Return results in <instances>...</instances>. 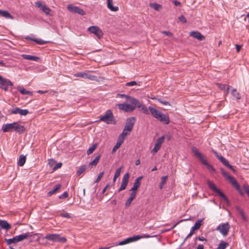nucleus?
I'll return each mask as SVG.
<instances>
[{
	"label": "nucleus",
	"instance_id": "obj_1",
	"mask_svg": "<svg viewBox=\"0 0 249 249\" xmlns=\"http://www.w3.org/2000/svg\"><path fill=\"white\" fill-rule=\"evenodd\" d=\"M25 130L26 129L24 125L19 124L18 122H17L4 124L2 126L1 128L3 132H9L14 131L19 134L24 133Z\"/></svg>",
	"mask_w": 249,
	"mask_h": 249
},
{
	"label": "nucleus",
	"instance_id": "obj_2",
	"mask_svg": "<svg viewBox=\"0 0 249 249\" xmlns=\"http://www.w3.org/2000/svg\"><path fill=\"white\" fill-rule=\"evenodd\" d=\"M149 109L153 117L160 122L165 124H167L169 123L170 119L168 115L162 113L159 110L151 106L149 107Z\"/></svg>",
	"mask_w": 249,
	"mask_h": 249
},
{
	"label": "nucleus",
	"instance_id": "obj_3",
	"mask_svg": "<svg viewBox=\"0 0 249 249\" xmlns=\"http://www.w3.org/2000/svg\"><path fill=\"white\" fill-rule=\"evenodd\" d=\"M192 151L194 156L197 158L202 164L204 165L210 171L213 173L215 172V169L208 163L207 160L204 159L203 155L196 147L194 146L192 148Z\"/></svg>",
	"mask_w": 249,
	"mask_h": 249
},
{
	"label": "nucleus",
	"instance_id": "obj_4",
	"mask_svg": "<svg viewBox=\"0 0 249 249\" xmlns=\"http://www.w3.org/2000/svg\"><path fill=\"white\" fill-rule=\"evenodd\" d=\"M136 122V119L134 117L128 118L126 119V123L122 133L120 134L124 138H125L131 132L134 124Z\"/></svg>",
	"mask_w": 249,
	"mask_h": 249
},
{
	"label": "nucleus",
	"instance_id": "obj_5",
	"mask_svg": "<svg viewBox=\"0 0 249 249\" xmlns=\"http://www.w3.org/2000/svg\"><path fill=\"white\" fill-rule=\"evenodd\" d=\"M99 121L105 122L107 124L116 123L113 112L110 109L107 110L104 115L100 116Z\"/></svg>",
	"mask_w": 249,
	"mask_h": 249
},
{
	"label": "nucleus",
	"instance_id": "obj_6",
	"mask_svg": "<svg viewBox=\"0 0 249 249\" xmlns=\"http://www.w3.org/2000/svg\"><path fill=\"white\" fill-rule=\"evenodd\" d=\"M46 240L54 242L66 243L67 239L65 237L61 236L59 234H48L45 236Z\"/></svg>",
	"mask_w": 249,
	"mask_h": 249
},
{
	"label": "nucleus",
	"instance_id": "obj_7",
	"mask_svg": "<svg viewBox=\"0 0 249 249\" xmlns=\"http://www.w3.org/2000/svg\"><path fill=\"white\" fill-rule=\"evenodd\" d=\"M221 172L223 176L227 179H228L230 182L232 184L233 186L237 190L240 189V185L237 182V181L235 179V178L231 176L227 171H226L224 169H221Z\"/></svg>",
	"mask_w": 249,
	"mask_h": 249
},
{
	"label": "nucleus",
	"instance_id": "obj_8",
	"mask_svg": "<svg viewBox=\"0 0 249 249\" xmlns=\"http://www.w3.org/2000/svg\"><path fill=\"white\" fill-rule=\"evenodd\" d=\"M13 83L8 79L5 78L0 75V88L4 91H8V87H13Z\"/></svg>",
	"mask_w": 249,
	"mask_h": 249
},
{
	"label": "nucleus",
	"instance_id": "obj_9",
	"mask_svg": "<svg viewBox=\"0 0 249 249\" xmlns=\"http://www.w3.org/2000/svg\"><path fill=\"white\" fill-rule=\"evenodd\" d=\"M130 103L131 104H134L136 106V108L138 107L140 110L143 112V113L145 114H149V108L147 109V107L142 103H141L136 98H131L130 101Z\"/></svg>",
	"mask_w": 249,
	"mask_h": 249
},
{
	"label": "nucleus",
	"instance_id": "obj_10",
	"mask_svg": "<svg viewBox=\"0 0 249 249\" xmlns=\"http://www.w3.org/2000/svg\"><path fill=\"white\" fill-rule=\"evenodd\" d=\"M74 76L82 77L85 79H88L91 81H98L97 76L89 74V71H87L77 72L75 73Z\"/></svg>",
	"mask_w": 249,
	"mask_h": 249
},
{
	"label": "nucleus",
	"instance_id": "obj_11",
	"mask_svg": "<svg viewBox=\"0 0 249 249\" xmlns=\"http://www.w3.org/2000/svg\"><path fill=\"white\" fill-rule=\"evenodd\" d=\"M116 106L120 110L125 112H132L136 108V106L134 104L129 105L126 103L118 104Z\"/></svg>",
	"mask_w": 249,
	"mask_h": 249
},
{
	"label": "nucleus",
	"instance_id": "obj_12",
	"mask_svg": "<svg viewBox=\"0 0 249 249\" xmlns=\"http://www.w3.org/2000/svg\"><path fill=\"white\" fill-rule=\"evenodd\" d=\"M230 228V225L227 222L219 224L216 230L218 231L223 235L226 236L228 234Z\"/></svg>",
	"mask_w": 249,
	"mask_h": 249
},
{
	"label": "nucleus",
	"instance_id": "obj_13",
	"mask_svg": "<svg viewBox=\"0 0 249 249\" xmlns=\"http://www.w3.org/2000/svg\"><path fill=\"white\" fill-rule=\"evenodd\" d=\"M214 154L217 158L226 166L231 169L233 172H235V170L232 166L229 164V161L223 156L219 155L218 153L214 150H212Z\"/></svg>",
	"mask_w": 249,
	"mask_h": 249
},
{
	"label": "nucleus",
	"instance_id": "obj_14",
	"mask_svg": "<svg viewBox=\"0 0 249 249\" xmlns=\"http://www.w3.org/2000/svg\"><path fill=\"white\" fill-rule=\"evenodd\" d=\"M88 31L90 33L94 34L99 38H101L103 35V33L101 30L96 26H91L89 27L88 29Z\"/></svg>",
	"mask_w": 249,
	"mask_h": 249
},
{
	"label": "nucleus",
	"instance_id": "obj_15",
	"mask_svg": "<svg viewBox=\"0 0 249 249\" xmlns=\"http://www.w3.org/2000/svg\"><path fill=\"white\" fill-rule=\"evenodd\" d=\"M67 9L69 11L73 13H77L82 16L85 15V12L83 9L71 4L68 5Z\"/></svg>",
	"mask_w": 249,
	"mask_h": 249
},
{
	"label": "nucleus",
	"instance_id": "obj_16",
	"mask_svg": "<svg viewBox=\"0 0 249 249\" xmlns=\"http://www.w3.org/2000/svg\"><path fill=\"white\" fill-rule=\"evenodd\" d=\"M129 174L128 173H127L124 175V176L123 178L121 186L119 188V189H118V192H120L124 190L126 188L127 185L128 184V181H129Z\"/></svg>",
	"mask_w": 249,
	"mask_h": 249
},
{
	"label": "nucleus",
	"instance_id": "obj_17",
	"mask_svg": "<svg viewBox=\"0 0 249 249\" xmlns=\"http://www.w3.org/2000/svg\"><path fill=\"white\" fill-rule=\"evenodd\" d=\"M202 222V219H199V220H198L196 222L194 226L192 227L189 233L185 238L184 241H186L188 238L191 237L194 234L195 230H198L200 228V227L201 225Z\"/></svg>",
	"mask_w": 249,
	"mask_h": 249
},
{
	"label": "nucleus",
	"instance_id": "obj_18",
	"mask_svg": "<svg viewBox=\"0 0 249 249\" xmlns=\"http://www.w3.org/2000/svg\"><path fill=\"white\" fill-rule=\"evenodd\" d=\"M190 36L199 41H203L205 39V36L198 31H192L190 33Z\"/></svg>",
	"mask_w": 249,
	"mask_h": 249
},
{
	"label": "nucleus",
	"instance_id": "obj_19",
	"mask_svg": "<svg viewBox=\"0 0 249 249\" xmlns=\"http://www.w3.org/2000/svg\"><path fill=\"white\" fill-rule=\"evenodd\" d=\"M143 177L141 176L137 178L134 181L132 187L131 188L130 191H134L137 192L138 188L141 185V180L142 178Z\"/></svg>",
	"mask_w": 249,
	"mask_h": 249
},
{
	"label": "nucleus",
	"instance_id": "obj_20",
	"mask_svg": "<svg viewBox=\"0 0 249 249\" xmlns=\"http://www.w3.org/2000/svg\"><path fill=\"white\" fill-rule=\"evenodd\" d=\"M125 138H124L122 136L120 135L118 139L117 140V142L115 144V145L114 146L112 151L115 152L119 148L122 143L123 142Z\"/></svg>",
	"mask_w": 249,
	"mask_h": 249
},
{
	"label": "nucleus",
	"instance_id": "obj_21",
	"mask_svg": "<svg viewBox=\"0 0 249 249\" xmlns=\"http://www.w3.org/2000/svg\"><path fill=\"white\" fill-rule=\"evenodd\" d=\"M21 57L26 60H32L34 61H38L40 58L39 57L36 56H33L29 54H23L21 55Z\"/></svg>",
	"mask_w": 249,
	"mask_h": 249
},
{
	"label": "nucleus",
	"instance_id": "obj_22",
	"mask_svg": "<svg viewBox=\"0 0 249 249\" xmlns=\"http://www.w3.org/2000/svg\"><path fill=\"white\" fill-rule=\"evenodd\" d=\"M107 0V7L111 11L116 12L119 10V8L117 6H114L113 5L112 0Z\"/></svg>",
	"mask_w": 249,
	"mask_h": 249
},
{
	"label": "nucleus",
	"instance_id": "obj_23",
	"mask_svg": "<svg viewBox=\"0 0 249 249\" xmlns=\"http://www.w3.org/2000/svg\"><path fill=\"white\" fill-rule=\"evenodd\" d=\"M150 236L148 234H143L142 235H137L132 237H129V239L130 242L136 241L142 238H149Z\"/></svg>",
	"mask_w": 249,
	"mask_h": 249
},
{
	"label": "nucleus",
	"instance_id": "obj_24",
	"mask_svg": "<svg viewBox=\"0 0 249 249\" xmlns=\"http://www.w3.org/2000/svg\"><path fill=\"white\" fill-rule=\"evenodd\" d=\"M29 236L30 233L27 232L16 236V237L17 238V242H19L28 238Z\"/></svg>",
	"mask_w": 249,
	"mask_h": 249
},
{
	"label": "nucleus",
	"instance_id": "obj_25",
	"mask_svg": "<svg viewBox=\"0 0 249 249\" xmlns=\"http://www.w3.org/2000/svg\"><path fill=\"white\" fill-rule=\"evenodd\" d=\"M17 89L20 92L22 95H29L30 96H32L33 95V93L31 91L27 90L25 89H24L22 86H18L17 88Z\"/></svg>",
	"mask_w": 249,
	"mask_h": 249
},
{
	"label": "nucleus",
	"instance_id": "obj_26",
	"mask_svg": "<svg viewBox=\"0 0 249 249\" xmlns=\"http://www.w3.org/2000/svg\"><path fill=\"white\" fill-rule=\"evenodd\" d=\"M0 16L6 18L14 19V17L7 11L0 10Z\"/></svg>",
	"mask_w": 249,
	"mask_h": 249
},
{
	"label": "nucleus",
	"instance_id": "obj_27",
	"mask_svg": "<svg viewBox=\"0 0 249 249\" xmlns=\"http://www.w3.org/2000/svg\"><path fill=\"white\" fill-rule=\"evenodd\" d=\"M0 226L6 230H9L11 227V225L5 220H0Z\"/></svg>",
	"mask_w": 249,
	"mask_h": 249
},
{
	"label": "nucleus",
	"instance_id": "obj_28",
	"mask_svg": "<svg viewBox=\"0 0 249 249\" xmlns=\"http://www.w3.org/2000/svg\"><path fill=\"white\" fill-rule=\"evenodd\" d=\"M216 85L219 89L226 91V94L229 92L230 88L231 87L230 86L226 85V84H221L219 83H217Z\"/></svg>",
	"mask_w": 249,
	"mask_h": 249
},
{
	"label": "nucleus",
	"instance_id": "obj_29",
	"mask_svg": "<svg viewBox=\"0 0 249 249\" xmlns=\"http://www.w3.org/2000/svg\"><path fill=\"white\" fill-rule=\"evenodd\" d=\"M236 209L238 213L240 214L242 220L245 222H247L248 221V218L244 213L243 211L240 209L239 207H236Z\"/></svg>",
	"mask_w": 249,
	"mask_h": 249
},
{
	"label": "nucleus",
	"instance_id": "obj_30",
	"mask_svg": "<svg viewBox=\"0 0 249 249\" xmlns=\"http://www.w3.org/2000/svg\"><path fill=\"white\" fill-rule=\"evenodd\" d=\"M26 161V156L21 155L19 156L18 161V165L19 166H22L24 165Z\"/></svg>",
	"mask_w": 249,
	"mask_h": 249
},
{
	"label": "nucleus",
	"instance_id": "obj_31",
	"mask_svg": "<svg viewBox=\"0 0 249 249\" xmlns=\"http://www.w3.org/2000/svg\"><path fill=\"white\" fill-rule=\"evenodd\" d=\"M100 158V155H99L97 156H96L95 158L89 163V166L91 167L96 166V165L99 162Z\"/></svg>",
	"mask_w": 249,
	"mask_h": 249
},
{
	"label": "nucleus",
	"instance_id": "obj_32",
	"mask_svg": "<svg viewBox=\"0 0 249 249\" xmlns=\"http://www.w3.org/2000/svg\"><path fill=\"white\" fill-rule=\"evenodd\" d=\"M61 188V185L60 184H57L55 186V187L52 189V190L50 191L47 193V196H50L53 194H54L56 191L58 190H59Z\"/></svg>",
	"mask_w": 249,
	"mask_h": 249
},
{
	"label": "nucleus",
	"instance_id": "obj_33",
	"mask_svg": "<svg viewBox=\"0 0 249 249\" xmlns=\"http://www.w3.org/2000/svg\"><path fill=\"white\" fill-rule=\"evenodd\" d=\"M153 100H157L159 102L162 104L164 106H170V104L169 102L162 99V98L154 97L152 98Z\"/></svg>",
	"mask_w": 249,
	"mask_h": 249
},
{
	"label": "nucleus",
	"instance_id": "obj_34",
	"mask_svg": "<svg viewBox=\"0 0 249 249\" xmlns=\"http://www.w3.org/2000/svg\"><path fill=\"white\" fill-rule=\"evenodd\" d=\"M207 184H208L209 187L212 190L214 191V192H216L218 190V189L215 186V185L214 184V183H213V182H212L211 181H210V180L208 181Z\"/></svg>",
	"mask_w": 249,
	"mask_h": 249
},
{
	"label": "nucleus",
	"instance_id": "obj_35",
	"mask_svg": "<svg viewBox=\"0 0 249 249\" xmlns=\"http://www.w3.org/2000/svg\"><path fill=\"white\" fill-rule=\"evenodd\" d=\"M5 241L8 245L18 243L16 236L14 237L13 238L5 239Z\"/></svg>",
	"mask_w": 249,
	"mask_h": 249
},
{
	"label": "nucleus",
	"instance_id": "obj_36",
	"mask_svg": "<svg viewBox=\"0 0 249 249\" xmlns=\"http://www.w3.org/2000/svg\"><path fill=\"white\" fill-rule=\"evenodd\" d=\"M122 168L123 167L121 166L116 170L113 179V182H115L116 179L120 176Z\"/></svg>",
	"mask_w": 249,
	"mask_h": 249
},
{
	"label": "nucleus",
	"instance_id": "obj_37",
	"mask_svg": "<svg viewBox=\"0 0 249 249\" xmlns=\"http://www.w3.org/2000/svg\"><path fill=\"white\" fill-rule=\"evenodd\" d=\"M231 94L233 96L236 98L237 99L239 100L241 98V96L238 92L237 91V90L235 89H233L231 90Z\"/></svg>",
	"mask_w": 249,
	"mask_h": 249
},
{
	"label": "nucleus",
	"instance_id": "obj_38",
	"mask_svg": "<svg viewBox=\"0 0 249 249\" xmlns=\"http://www.w3.org/2000/svg\"><path fill=\"white\" fill-rule=\"evenodd\" d=\"M219 195V196L224 199L227 203H229V200L227 196L218 189L215 192Z\"/></svg>",
	"mask_w": 249,
	"mask_h": 249
},
{
	"label": "nucleus",
	"instance_id": "obj_39",
	"mask_svg": "<svg viewBox=\"0 0 249 249\" xmlns=\"http://www.w3.org/2000/svg\"><path fill=\"white\" fill-rule=\"evenodd\" d=\"M97 147V144H94L93 145H92L90 147H89L87 151V153L88 155H89L90 154H92L93 151L95 150V149H96Z\"/></svg>",
	"mask_w": 249,
	"mask_h": 249
},
{
	"label": "nucleus",
	"instance_id": "obj_40",
	"mask_svg": "<svg viewBox=\"0 0 249 249\" xmlns=\"http://www.w3.org/2000/svg\"><path fill=\"white\" fill-rule=\"evenodd\" d=\"M228 246V243L222 241L218 245L216 249H225Z\"/></svg>",
	"mask_w": 249,
	"mask_h": 249
},
{
	"label": "nucleus",
	"instance_id": "obj_41",
	"mask_svg": "<svg viewBox=\"0 0 249 249\" xmlns=\"http://www.w3.org/2000/svg\"><path fill=\"white\" fill-rule=\"evenodd\" d=\"M20 108L18 107H16L13 109H12L10 111V114H19V112L20 111Z\"/></svg>",
	"mask_w": 249,
	"mask_h": 249
},
{
	"label": "nucleus",
	"instance_id": "obj_42",
	"mask_svg": "<svg viewBox=\"0 0 249 249\" xmlns=\"http://www.w3.org/2000/svg\"><path fill=\"white\" fill-rule=\"evenodd\" d=\"M86 169V166H81L77 171L76 174L78 176L80 175L81 174H82L83 172H85V171Z\"/></svg>",
	"mask_w": 249,
	"mask_h": 249
},
{
	"label": "nucleus",
	"instance_id": "obj_43",
	"mask_svg": "<svg viewBox=\"0 0 249 249\" xmlns=\"http://www.w3.org/2000/svg\"><path fill=\"white\" fill-rule=\"evenodd\" d=\"M164 136H162L161 137L158 138L155 143L158 144L160 146H161V144L163 142L164 140Z\"/></svg>",
	"mask_w": 249,
	"mask_h": 249
},
{
	"label": "nucleus",
	"instance_id": "obj_44",
	"mask_svg": "<svg viewBox=\"0 0 249 249\" xmlns=\"http://www.w3.org/2000/svg\"><path fill=\"white\" fill-rule=\"evenodd\" d=\"M33 41L36 42L37 44L39 45H43L47 43V41H44L41 39H35L33 40Z\"/></svg>",
	"mask_w": 249,
	"mask_h": 249
},
{
	"label": "nucleus",
	"instance_id": "obj_45",
	"mask_svg": "<svg viewBox=\"0 0 249 249\" xmlns=\"http://www.w3.org/2000/svg\"><path fill=\"white\" fill-rule=\"evenodd\" d=\"M42 11L47 15H48L50 14V12L51 11L50 9L46 5H44V6L43 7V9H42Z\"/></svg>",
	"mask_w": 249,
	"mask_h": 249
},
{
	"label": "nucleus",
	"instance_id": "obj_46",
	"mask_svg": "<svg viewBox=\"0 0 249 249\" xmlns=\"http://www.w3.org/2000/svg\"><path fill=\"white\" fill-rule=\"evenodd\" d=\"M19 114L21 116H26L29 113V110L27 109H20Z\"/></svg>",
	"mask_w": 249,
	"mask_h": 249
},
{
	"label": "nucleus",
	"instance_id": "obj_47",
	"mask_svg": "<svg viewBox=\"0 0 249 249\" xmlns=\"http://www.w3.org/2000/svg\"><path fill=\"white\" fill-rule=\"evenodd\" d=\"M35 5L36 7L40 8L41 10L43 9V7L45 5L43 4L41 1H37L35 2Z\"/></svg>",
	"mask_w": 249,
	"mask_h": 249
},
{
	"label": "nucleus",
	"instance_id": "obj_48",
	"mask_svg": "<svg viewBox=\"0 0 249 249\" xmlns=\"http://www.w3.org/2000/svg\"><path fill=\"white\" fill-rule=\"evenodd\" d=\"M35 5L36 7L40 8L41 10L43 9V7L45 5L43 4L41 1H37L35 2Z\"/></svg>",
	"mask_w": 249,
	"mask_h": 249
},
{
	"label": "nucleus",
	"instance_id": "obj_49",
	"mask_svg": "<svg viewBox=\"0 0 249 249\" xmlns=\"http://www.w3.org/2000/svg\"><path fill=\"white\" fill-rule=\"evenodd\" d=\"M160 148V146L158 145V144L155 143V145H154V147L152 150V152H153V153H155L157 152L158 151V150H159Z\"/></svg>",
	"mask_w": 249,
	"mask_h": 249
},
{
	"label": "nucleus",
	"instance_id": "obj_50",
	"mask_svg": "<svg viewBox=\"0 0 249 249\" xmlns=\"http://www.w3.org/2000/svg\"><path fill=\"white\" fill-rule=\"evenodd\" d=\"M151 6L156 10H159L160 8L161 7L160 5L155 3L151 4Z\"/></svg>",
	"mask_w": 249,
	"mask_h": 249
},
{
	"label": "nucleus",
	"instance_id": "obj_51",
	"mask_svg": "<svg viewBox=\"0 0 249 249\" xmlns=\"http://www.w3.org/2000/svg\"><path fill=\"white\" fill-rule=\"evenodd\" d=\"M133 199L132 198H128L127 200L126 201L125 203V207L126 208H128L131 204L132 201H133Z\"/></svg>",
	"mask_w": 249,
	"mask_h": 249
},
{
	"label": "nucleus",
	"instance_id": "obj_52",
	"mask_svg": "<svg viewBox=\"0 0 249 249\" xmlns=\"http://www.w3.org/2000/svg\"><path fill=\"white\" fill-rule=\"evenodd\" d=\"M104 174V172H102L98 175V177L96 179L95 181V183H97L101 180V179L103 176Z\"/></svg>",
	"mask_w": 249,
	"mask_h": 249
},
{
	"label": "nucleus",
	"instance_id": "obj_53",
	"mask_svg": "<svg viewBox=\"0 0 249 249\" xmlns=\"http://www.w3.org/2000/svg\"><path fill=\"white\" fill-rule=\"evenodd\" d=\"M167 179V176H163L161 178V180L160 182V188H162V185L165 183Z\"/></svg>",
	"mask_w": 249,
	"mask_h": 249
},
{
	"label": "nucleus",
	"instance_id": "obj_54",
	"mask_svg": "<svg viewBox=\"0 0 249 249\" xmlns=\"http://www.w3.org/2000/svg\"><path fill=\"white\" fill-rule=\"evenodd\" d=\"M243 188L249 197V186L244 185Z\"/></svg>",
	"mask_w": 249,
	"mask_h": 249
},
{
	"label": "nucleus",
	"instance_id": "obj_55",
	"mask_svg": "<svg viewBox=\"0 0 249 249\" xmlns=\"http://www.w3.org/2000/svg\"><path fill=\"white\" fill-rule=\"evenodd\" d=\"M69 194L67 192H64L61 195L59 196L60 199H63L68 197Z\"/></svg>",
	"mask_w": 249,
	"mask_h": 249
},
{
	"label": "nucleus",
	"instance_id": "obj_56",
	"mask_svg": "<svg viewBox=\"0 0 249 249\" xmlns=\"http://www.w3.org/2000/svg\"><path fill=\"white\" fill-rule=\"evenodd\" d=\"M130 242V240L129 239V238L126 239L125 240H124L121 242H120L119 243V245H124V244H127Z\"/></svg>",
	"mask_w": 249,
	"mask_h": 249
},
{
	"label": "nucleus",
	"instance_id": "obj_57",
	"mask_svg": "<svg viewBox=\"0 0 249 249\" xmlns=\"http://www.w3.org/2000/svg\"><path fill=\"white\" fill-rule=\"evenodd\" d=\"M137 85V83L135 81H131L130 82H128V83H126V86H128V87L133 86H135Z\"/></svg>",
	"mask_w": 249,
	"mask_h": 249
},
{
	"label": "nucleus",
	"instance_id": "obj_58",
	"mask_svg": "<svg viewBox=\"0 0 249 249\" xmlns=\"http://www.w3.org/2000/svg\"><path fill=\"white\" fill-rule=\"evenodd\" d=\"M118 95L122 97H125L126 99L129 100V101L130 103L131 99V98H134L132 97H131V96H129L128 95H125V94H118Z\"/></svg>",
	"mask_w": 249,
	"mask_h": 249
},
{
	"label": "nucleus",
	"instance_id": "obj_59",
	"mask_svg": "<svg viewBox=\"0 0 249 249\" xmlns=\"http://www.w3.org/2000/svg\"><path fill=\"white\" fill-rule=\"evenodd\" d=\"M132 192L130 194V197L129 198L134 199L136 196L137 192L134 191H131Z\"/></svg>",
	"mask_w": 249,
	"mask_h": 249
},
{
	"label": "nucleus",
	"instance_id": "obj_60",
	"mask_svg": "<svg viewBox=\"0 0 249 249\" xmlns=\"http://www.w3.org/2000/svg\"><path fill=\"white\" fill-rule=\"evenodd\" d=\"M178 19L180 21L182 22V23H185L186 22V19L185 17L183 15L180 16L178 18Z\"/></svg>",
	"mask_w": 249,
	"mask_h": 249
},
{
	"label": "nucleus",
	"instance_id": "obj_61",
	"mask_svg": "<svg viewBox=\"0 0 249 249\" xmlns=\"http://www.w3.org/2000/svg\"><path fill=\"white\" fill-rule=\"evenodd\" d=\"M61 216L63 217L67 218H71L70 214L67 213H61Z\"/></svg>",
	"mask_w": 249,
	"mask_h": 249
},
{
	"label": "nucleus",
	"instance_id": "obj_62",
	"mask_svg": "<svg viewBox=\"0 0 249 249\" xmlns=\"http://www.w3.org/2000/svg\"><path fill=\"white\" fill-rule=\"evenodd\" d=\"M190 220V218L185 219H181V220H179L176 224L174 225V226H173V228H174L179 223L183 222V221H187V220Z\"/></svg>",
	"mask_w": 249,
	"mask_h": 249
},
{
	"label": "nucleus",
	"instance_id": "obj_63",
	"mask_svg": "<svg viewBox=\"0 0 249 249\" xmlns=\"http://www.w3.org/2000/svg\"><path fill=\"white\" fill-rule=\"evenodd\" d=\"M62 166V163L61 162H59L58 163H57L56 166H55L53 169V170H56L57 169L59 168H60Z\"/></svg>",
	"mask_w": 249,
	"mask_h": 249
},
{
	"label": "nucleus",
	"instance_id": "obj_64",
	"mask_svg": "<svg viewBox=\"0 0 249 249\" xmlns=\"http://www.w3.org/2000/svg\"><path fill=\"white\" fill-rule=\"evenodd\" d=\"M162 33L166 36H172V34L171 33V32H170L169 31H163V32H162Z\"/></svg>",
	"mask_w": 249,
	"mask_h": 249
}]
</instances>
